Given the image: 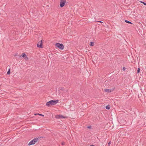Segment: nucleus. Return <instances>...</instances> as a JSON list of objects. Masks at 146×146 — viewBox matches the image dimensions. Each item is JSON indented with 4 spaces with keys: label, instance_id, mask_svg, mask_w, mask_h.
<instances>
[{
    "label": "nucleus",
    "instance_id": "1",
    "mask_svg": "<svg viewBox=\"0 0 146 146\" xmlns=\"http://www.w3.org/2000/svg\"><path fill=\"white\" fill-rule=\"evenodd\" d=\"M58 102V100H51L49 102H47L46 103V105L49 107L50 105H54L57 104Z\"/></svg>",
    "mask_w": 146,
    "mask_h": 146
},
{
    "label": "nucleus",
    "instance_id": "2",
    "mask_svg": "<svg viewBox=\"0 0 146 146\" xmlns=\"http://www.w3.org/2000/svg\"><path fill=\"white\" fill-rule=\"evenodd\" d=\"M38 140V138L36 137L32 140L28 144L29 146L35 144Z\"/></svg>",
    "mask_w": 146,
    "mask_h": 146
},
{
    "label": "nucleus",
    "instance_id": "3",
    "mask_svg": "<svg viewBox=\"0 0 146 146\" xmlns=\"http://www.w3.org/2000/svg\"><path fill=\"white\" fill-rule=\"evenodd\" d=\"M55 46L59 49L62 50L64 48V46L62 44L57 43H56Z\"/></svg>",
    "mask_w": 146,
    "mask_h": 146
},
{
    "label": "nucleus",
    "instance_id": "4",
    "mask_svg": "<svg viewBox=\"0 0 146 146\" xmlns=\"http://www.w3.org/2000/svg\"><path fill=\"white\" fill-rule=\"evenodd\" d=\"M66 3V0H60V7L61 8L63 7L64 6Z\"/></svg>",
    "mask_w": 146,
    "mask_h": 146
},
{
    "label": "nucleus",
    "instance_id": "5",
    "mask_svg": "<svg viewBox=\"0 0 146 146\" xmlns=\"http://www.w3.org/2000/svg\"><path fill=\"white\" fill-rule=\"evenodd\" d=\"M56 118L57 119L65 118V117L61 115H57L55 116Z\"/></svg>",
    "mask_w": 146,
    "mask_h": 146
},
{
    "label": "nucleus",
    "instance_id": "6",
    "mask_svg": "<svg viewBox=\"0 0 146 146\" xmlns=\"http://www.w3.org/2000/svg\"><path fill=\"white\" fill-rule=\"evenodd\" d=\"M42 40H41L37 44V47L38 48H42Z\"/></svg>",
    "mask_w": 146,
    "mask_h": 146
},
{
    "label": "nucleus",
    "instance_id": "7",
    "mask_svg": "<svg viewBox=\"0 0 146 146\" xmlns=\"http://www.w3.org/2000/svg\"><path fill=\"white\" fill-rule=\"evenodd\" d=\"M115 89V88H114L113 89V90H110L108 89H105V91L106 92H111L113 91V90H114Z\"/></svg>",
    "mask_w": 146,
    "mask_h": 146
},
{
    "label": "nucleus",
    "instance_id": "8",
    "mask_svg": "<svg viewBox=\"0 0 146 146\" xmlns=\"http://www.w3.org/2000/svg\"><path fill=\"white\" fill-rule=\"evenodd\" d=\"M125 21L126 23H129V24H133V23H132L131 22H130L128 20H125Z\"/></svg>",
    "mask_w": 146,
    "mask_h": 146
},
{
    "label": "nucleus",
    "instance_id": "9",
    "mask_svg": "<svg viewBox=\"0 0 146 146\" xmlns=\"http://www.w3.org/2000/svg\"><path fill=\"white\" fill-rule=\"evenodd\" d=\"M94 43L93 42H91L90 43V46H93L94 45Z\"/></svg>",
    "mask_w": 146,
    "mask_h": 146
},
{
    "label": "nucleus",
    "instance_id": "10",
    "mask_svg": "<svg viewBox=\"0 0 146 146\" xmlns=\"http://www.w3.org/2000/svg\"><path fill=\"white\" fill-rule=\"evenodd\" d=\"M26 56V55L25 53H23L21 55V57L22 56V57L24 58Z\"/></svg>",
    "mask_w": 146,
    "mask_h": 146
},
{
    "label": "nucleus",
    "instance_id": "11",
    "mask_svg": "<svg viewBox=\"0 0 146 146\" xmlns=\"http://www.w3.org/2000/svg\"><path fill=\"white\" fill-rule=\"evenodd\" d=\"M35 115H39L42 116L43 117L44 116V115H42V114H39L38 113H35Z\"/></svg>",
    "mask_w": 146,
    "mask_h": 146
},
{
    "label": "nucleus",
    "instance_id": "12",
    "mask_svg": "<svg viewBox=\"0 0 146 146\" xmlns=\"http://www.w3.org/2000/svg\"><path fill=\"white\" fill-rule=\"evenodd\" d=\"M110 105L106 106V109L107 110L110 109Z\"/></svg>",
    "mask_w": 146,
    "mask_h": 146
},
{
    "label": "nucleus",
    "instance_id": "13",
    "mask_svg": "<svg viewBox=\"0 0 146 146\" xmlns=\"http://www.w3.org/2000/svg\"><path fill=\"white\" fill-rule=\"evenodd\" d=\"M10 69H9L8 70L7 72V74L9 75L10 74Z\"/></svg>",
    "mask_w": 146,
    "mask_h": 146
},
{
    "label": "nucleus",
    "instance_id": "14",
    "mask_svg": "<svg viewBox=\"0 0 146 146\" xmlns=\"http://www.w3.org/2000/svg\"><path fill=\"white\" fill-rule=\"evenodd\" d=\"M24 58L26 60H28L29 59L28 57L27 56Z\"/></svg>",
    "mask_w": 146,
    "mask_h": 146
},
{
    "label": "nucleus",
    "instance_id": "15",
    "mask_svg": "<svg viewBox=\"0 0 146 146\" xmlns=\"http://www.w3.org/2000/svg\"><path fill=\"white\" fill-rule=\"evenodd\" d=\"M140 3L143 4L144 5H146V3H145V2H143L142 1H140Z\"/></svg>",
    "mask_w": 146,
    "mask_h": 146
},
{
    "label": "nucleus",
    "instance_id": "16",
    "mask_svg": "<svg viewBox=\"0 0 146 146\" xmlns=\"http://www.w3.org/2000/svg\"><path fill=\"white\" fill-rule=\"evenodd\" d=\"M140 68H138L137 70V73L138 74L140 72Z\"/></svg>",
    "mask_w": 146,
    "mask_h": 146
},
{
    "label": "nucleus",
    "instance_id": "17",
    "mask_svg": "<svg viewBox=\"0 0 146 146\" xmlns=\"http://www.w3.org/2000/svg\"><path fill=\"white\" fill-rule=\"evenodd\" d=\"M87 128L89 129H91L92 128V126L91 125L88 126L87 127Z\"/></svg>",
    "mask_w": 146,
    "mask_h": 146
},
{
    "label": "nucleus",
    "instance_id": "18",
    "mask_svg": "<svg viewBox=\"0 0 146 146\" xmlns=\"http://www.w3.org/2000/svg\"><path fill=\"white\" fill-rule=\"evenodd\" d=\"M65 142H62L61 143V145H65Z\"/></svg>",
    "mask_w": 146,
    "mask_h": 146
},
{
    "label": "nucleus",
    "instance_id": "19",
    "mask_svg": "<svg viewBox=\"0 0 146 146\" xmlns=\"http://www.w3.org/2000/svg\"><path fill=\"white\" fill-rule=\"evenodd\" d=\"M111 141H110L108 143V145L109 146H110L111 144Z\"/></svg>",
    "mask_w": 146,
    "mask_h": 146
},
{
    "label": "nucleus",
    "instance_id": "20",
    "mask_svg": "<svg viewBox=\"0 0 146 146\" xmlns=\"http://www.w3.org/2000/svg\"><path fill=\"white\" fill-rule=\"evenodd\" d=\"M126 69V68L125 67H123L122 68V70L123 71H125Z\"/></svg>",
    "mask_w": 146,
    "mask_h": 146
},
{
    "label": "nucleus",
    "instance_id": "21",
    "mask_svg": "<svg viewBox=\"0 0 146 146\" xmlns=\"http://www.w3.org/2000/svg\"><path fill=\"white\" fill-rule=\"evenodd\" d=\"M97 22H99L100 23H103V22H102V21H97Z\"/></svg>",
    "mask_w": 146,
    "mask_h": 146
},
{
    "label": "nucleus",
    "instance_id": "22",
    "mask_svg": "<svg viewBox=\"0 0 146 146\" xmlns=\"http://www.w3.org/2000/svg\"><path fill=\"white\" fill-rule=\"evenodd\" d=\"M41 138H43V137H40V138H41Z\"/></svg>",
    "mask_w": 146,
    "mask_h": 146
},
{
    "label": "nucleus",
    "instance_id": "23",
    "mask_svg": "<svg viewBox=\"0 0 146 146\" xmlns=\"http://www.w3.org/2000/svg\"><path fill=\"white\" fill-rule=\"evenodd\" d=\"M62 90H63L62 89H61Z\"/></svg>",
    "mask_w": 146,
    "mask_h": 146
}]
</instances>
